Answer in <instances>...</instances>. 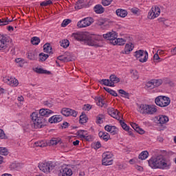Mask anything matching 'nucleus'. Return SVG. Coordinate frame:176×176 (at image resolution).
<instances>
[{
	"label": "nucleus",
	"mask_w": 176,
	"mask_h": 176,
	"mask_svg": "<svg viewBox=\"0 0 176 176\" xmlns=\"http://www.w3.org/2000/svg\"><path fill=\"white\" fill-rule=\"evenodd\" d=\"M53 113V111L49 109H41L39 112H33L30 115L32 121L30 124L32 129H42L47 123V118Z\"/></svg>",
	"instance_id": "f257e3e1"
},
{
	"label": "nucleus",
	"mask_w": 176,
	"mask_h": 176,
	"mask_svg": "<svg viewBox=\"0 0 176 176\" xmlns=\"http://www.w3.org/2000/svg\"><path fill=\"white\" fill-rule=\"evenodd\" d=\"M72 36L78 42H82L84 45L88 46H94L95 47H102V37L100 35H86L83 32L73 33Z\"/></svg>",
	"instance_id": "f03ea898"
},
{
	"label": "nucleus",
	"mask_w": 176,
	"mask_h": 176,
	"mask_svg": "<svg viewBox=\"0 0 176 176\" xmlns=\"http://www.w3.org/2000/svg\"><path fill=\"white\" fill-rule=\"evenodd\" d=\"M148 162L151 168H160L161 170H168L171 164L170 160L164 157L163 155L152 157Z\"/></svg>",
	"instance_id": "7ed1b4c3"
},
{
	"label": "nucleus",
	"mask_w": 176,
	"mask_h": 176,
	"mask_svg": "<svg viewBox=\"0 0 176 176\" xmlns=\"http://www.w3.org/2000/svg\"><path fill=\"white\" fill-rule=\"evenodd\" d=\"M103 38L107 41H111V43L113 45H118V46H123L126 43V41L122 38H118V34L116 32H109L103 34Z\"/></svg>",
	"instance_id": "20e7f679"
},
{
	"label": "nucleus",
	"mask_w": 176,
	"mask_h": 176,
	"mask_svg": "<svg viewBox=\"0 0 176 176\" xmlns=\"http://www.w3.org/2000/svg\"><path fill=\"white\" fill-rule=\"evenodd\" d=\"M38 167L40 171L45 173V174H49V173L53 171V169L56 167V164L52 161L43 162L38 163Z\"/></svg>",
	"instance_id": "39448f33"
},
{
	"label": "nucleus",
	"mask_w": 176,
	"mask_h": 176,
	"mask_svg": "<svg viewBox=\"0 0 176 176\" xmlns=\"http://www.w3.org/2000/svg\"><path fill=\"white\" fill-rule=\"evenodd\" d=\"M139 111L143 114L155 115L157 112V107L155 104H141Z\"/></svg>",
	"instance_id": "423d86ee"
},
{
	"label": "nucleus",
	"mask_w": 176,
	"mask_h": 176,
	"mask_svg": "<svg viewBox=\"0 0 176 176\" xmlns=\"http://www.w3.org/2000/svg\"><path fill=\"white\" fill-rule=\"evenodd\" d=\"M171 102V99L168 96H159L155 98V104L160 108H166L168 107L169 104Z\"/></svg>",
	"instance_id": "0eeeda50"
},
{
	"label": "nucleus",
	"mask_w": 176,
	"mask_h": 176,
	"mask_svg": "<svg viewBox=\"0 0 176 176\" xmlns=\"http://www.w3.org/2000/svg\"><path fill=\"white\" fill-rule=\"evenodd\" d=\"M113 154L109 152H105L102 154V166H112L113 164V160L112 157Z\"/></svg>",
	"instance_id": "6e6552de"
},
{
	"label": "nucleus",
	"mask_w": 176,
	"mask_h": 176,
	"mask_svg": "<svg viewBox=\"0 0 176 176\" xmlns=\"http://www.w3.org/2000/svg\"><path fill=\"white\" fill-rule=\"evenodd\" d=\"M94 23V19L91 17L84 18L81 21H79L77 23V27L78 28H86V27H89L91 25Z\"/></svg>",
	"instance_id": "1a4fd4ad"
},
{
	"label": "nucleus",
	"mask_w": 176,
	"mask_h": 176,
	"mask_svg": "<svg viewBox=\"0 0 176 176\" xmlns=\"http://www.w3.org/2000/svg\"><path fill=\"white\" fill-rule=\"evenodd\" d=\"M160 15V8L159 6H155L154 7H152L151 10L149 11L148 14V19H150V20H153V19H156V17H159Z\"/></svg>",
	"instance_id": "9d476101"
},
{
	"label": "nucleus",
	"mask_w": 176,
	"mask_h": 176,
	"mask_svg": "<svg viewBox=\"0 0 176 176\" xmlns=\"http://www.w3.org/2000/svg\"><path fill=\"white\" fill-rule=\"evenodd\" d=\"M107 112L110 116H111L114 119H116V120H120L121 116H122V119H123V116H122V114L120 113V111H118V109L110 108V109H108Z\"/></svg>",
	"instance_id": "9b49d317"
},
{
	"label": "nucleus",
	"mask_w": 176,
	"mask_h": 176,
	"mask_svg": "<svg viewBox=\"0 0 176 176\" xmlns=\"http://www.w3.org/2000/svg\"><path fill=\"white\" fill-rule=\"evenodd\" d=\"M61 113L63 116H74V118H76L78 116V111L69 109V108H63L61 110Z\"/></svg>",
	"instance_id": "f8f14e48"
},
{
	"label": "nucleus",
	"mask_w": 176,
	"mask_h": 176,
	"mask_svg": "<svg viewBox=\"0 0 176 176\" xmlns=\"http://www.w3.org/2000/svg\"><path fill=\"white\" fill-rule=\"evenodd\" d=\"M61 176H71L72 175V170L67 166H63L60 170Z\"/></svg>",
	"instance_id": "ddd939ff"
},
{
	"label": "nucleus",
	"mask_w": 176,
	"mask_h": 176,
	"mask_svg": "<svg viewBox=\"0 0 176 176\" xmlns=\"http://www.w3.org/2000/svg\"><path fill=\"white\" fill-rule=\"evenodd\" d=\"M155 120H157L158 124H164L168 122V116L160 115L158 117L155 118Z\"/></svg>",
	"instance_id": "4468645a"
},
{
	"label": "nucleus",
	"mask_w": 176,
	"mask_h": 176,
	"mask_svg": "<svg viewBox=\"0 0 176 176\" xmlns=\"http://www.w3.org/2000/svg\"><path fill=\"white\" fill-rule=\"evenodd\" d=\"M134 49V44L129 43L125 45L124 50L122 51V54H130Z\"/></svg>",
	"instance_id": "2eb2a0df"
},
{
	"label": "nucleus",
	"mask_w": 176,
	"mask_h": 176,
	"mask_svg": "<svg viewBox=\"0 0 176 176\" xmlns=\"http://www.w3.org/2000/svg\"><path fill=\"white\" fill-rule=\"evenodd\" d=\"M63 120V117L60 115L53 116L48 119L49 123H60Z\"/></svg>",
	"instance_id": "dca6fc26"
},
{
	"label": "nucleus",
	"mask_w": 176,
	"mask_h": 176,
	"mask_svg": "<svg viewBox=\"0 0 176 176\" xmlns=\"http://www.w3.org/2000/svg\"><path fill=\"white\" fill-rule=\"evenodd\" d=\"M6 36L0 34V50L6 48Z\"/></svg>",
	"instance_id": "f3484780"
},
{
	"label": "nucleus",
	"mask_w": 176,
	"mask_h": 176,
	"mask_svg": "<svg viewBox=\"0 0 176 176\" xmlns=\"http://www.w3.org/2000/svg\"><path fill=\"white\" fill-rule=\"evenodd\" d=\"M27 54L29 60H34L38 58V53H36L35 51H30L27 53Z\"/></svg>",
	"instance_id": "a211bd4d"
},
{
	"label": "nucleus",
	"mask_w": 176,
	"mask_h": 176,
	"mask_svg": "<svg viewBox=\"0 0 176 176\" xmlns=\"http://www.w3.org/2000/svg\"><path fill=\"white\" fill-rule=\"evenodd\" d=\"M116 13L117 16H119V17H122V18L126 17V16H127L128 14L127 10H123V9L116 10Z\"/></svg>",
	"instance_id": "6ab92c4d"
},
{
	"label": "nucleus",
	"mask_w": 176,
	"mask_h": 176,
	"mask_svg": "<svg viewBox=\"0 0 176 176\" xmlns=\"http://www.w3.org/2000/svg\"><path fill=\"white\" fill-rule=\"evenodd\" d=\"M94 10L97 14H101L104 13L105 9L102 7V6L98 4L94 8Z\"/></svg>",
	"instance_id": "aec40b11"
},
{
	"label": "nucleus",
	"mask_w": 176,
	"mask_h": 176,
	"mask_svg": "<svg viewBox=\"0 0 176 176\" xmlns=\"http://www.w3.org/2000/svg\"><path fill=\"white\" fill-rule=\"evenodd\" d=\"M110 82L113 84V86H115V83H119L120 82V78H119L116 75L111 74L109 76Z\"/></svg>",
	"instance_id": "412c9836"
},
{
	"label": "nucleus",
	"mask_w": 176,
	"mask_h": 176,
	"mask_svg": "<svg viewBox=\"0 0 176 176\" xmlns=\"http://www.w3.org/2000/svg\"><path fill=\"white\" fill-rule=\"evenodd\" d=\"M100 83L104 85V86H109L110 87H115L113 83H111L110 78L109 79H102L100 81Z\"/></svg>",
	"instance_id": "4be33fe9"
},
{
	"label": "nucleus",
	"mask_w": 176,
	"mask_h": 176,
	"mask_svg": "<svg viewBox=\"0 0 176 176\" xmlns=\"http://www.w3.org/2000/svg\"><path fill=\"white\" fill-rule=\"evenodd\" d=\"M58 60L62 61V63H69V61H72V58L71 57H67L65 55L58 56Z\"/></svg>",
	"instance_id": "5701e85b"
},
{
	"label": "nucleus",
	"mask_w": 176,
	"mask_h": 176,
	"mask_svg": "<svg viewBox=\"0 0 176 176\" xmlns=\"http://www.w3.org/2000/svg\"><path fill=\"white\" fill-rule=\"evenodd\" d=\"M52 47L50 46V43H47L43 45V50L45 53H49L50 54H53L52 52Z\"/></svg>",
	"instance_id": "b1692460"
},
{
	"label": "nucleus",
	"mask_w": 176,
	"mask_h": 176,
	"mask_svg": "<svg viewBox=\"0 0 176 176\" xmlns=\"http://www.w3.org/2000/svg\"><path fill=\"white\" fill-rule=\"evenodd\" d=\"M80 133H82V131H78L77 132V134L80 136V138H83L88 142L91 141V135H86V134H81Z\"/></svg>",
	"instance_id": "393cba45"
},
{
	"label": "nucleus",
	"mask_w": 176,
	"mask_h": 176,
	"mask_svg": "<svg viewBox=\"0 0 176 176\" xmlns=\"http://www.w3.org/2000/svg\"><path fill=\"white\" fill-rule=\"evenodd\" d=\"M34 72H36V74H45L47 75H50L52 74V72L50 71H47V70H45L42 68H39V67H36L34 69Z\"/></svg>",
	"instance_id": "a878e982"
},
{
	"label": "nucleus",
	"mask_w": 176,
	"mask_h": 176,
	"mask_svg": "<svg viewBox=\"0 0 176 176\" xmlns=\"http://www.w3.org/2000/svg\"><path fill=\"white\" fill-rule=\"evenodd\" d=\"M88 120L89 118H87V116H86V113H85V112H82L80 116V123L81 124H84V123H87Z\"/></svg>",
	"instance_id": "bb28decb"
},
{
	"label": "nucleus",
	"mask_w": 176,
	"mask_h": 176,
	"mask_svg": "<svg viewBox=\"0 0 176 176\" xmlns=\"http://www.w3.org/2000/svg\"><path fill=\"white\" fill-rule=\"evenodd\" d=\"M148 156H149V153H148L147 151H142L140 155H139V159L141 160H145L146 159L148 158Z\"/></svg>",
	"instance_id": "cd10ccee"
},
{
	"label": "nucleus",
	"mask_w": 176,
	"mask_h": 176,
	"mask_svg": "<svg viewBox=\"0 0 176 176\" xmlns=\"http://www.w3.org/2000/svg\"><path fill=\"white\" fill-rule=\"evenodd\" d=\"M118 93L120 94H122V97H124V98H127V100H130V94L126 92V91H124V89L118 90Z\"/></svg>",
	"instance_id": "c85d7f7f"
},
{
	"label": "nucleus",
	"mask_w": 176,
	"mask_h": 176,
	"mask_svg": "<svg viewBox=\"0 0 176 176\" xmlns=\"http://www.w3.org/2000/svg\"><path fill=\"white\" fill-rule=\"evenodd\" d=\"M39 57V61H46L47 58H49V54H44L43 52H41L38 55Z\"/></svg>",
	"instance_id": "c756f323"
},
{
	"label": "nucleus",
	"mask_w": 176,
	"mask_h": 176,
	"mask_svg": "<svg viewBox=\"0 0 176 176\" xmlns=\"http://www.w3.org/2000/svg\"><path fill=\"white\" fill-rule=\"evenodd\" d=\"M103 89L104 90H105V91H107V93H109L111 96H113V97H118V93H116L114 90L105 87H103Z\"/></svg>",
	"instance_id": "7c9ffc66"
},
{
	"label": "nucleus",
	"mask_w": 176,
	"mask_h": 176,
	"mask_svg": "<svg viewBox=\"0 0 176 176\" xmlns=\"http://www.w3.org/2000/svg\"><path fill=\"white\" fill-rule=\"evenodd\" d=\"M40 42L41 38H39V37L34 36L31 38L32 45H34L35 46L39 45Z\"/></svg>",
	"instance_id": "2f4dec72"
},
{
	"label": "nucleus",
	"mask_w": 176,
	"mask_h": 176,
	"mask_svg": "<svg viewBox=\"0 0 176 176\" xmlns=\"http://www.w3.org/2000/svg\"><path fill=\"white\" fill-rule=\"evenodd\" d=\"M86 0H78L77 1V6H75V9L79 10V9H82L83 8V6H85V1Z\"/></svg>",
	"instance_id": "473e14b6"
},
{
	"label": "nucleus",
	"mask_w": 176,
	"mask_h": 176,
	"mask_svg": "<svg viewBox=\"0 0 176 176\" xmlns=\"http://www.w3.org/2000/svg\"><path fill=\"white\" fill-rule=\"evenodd\" d=\"M104 116L103 114H99L97 117H96V123L98 124H102V123H104V121L102 120V119H104Z\"/></svg>",
	"instance_id": "72a5a7b5"
},
{
	"label": "nucleus",
	"mask_w": 176,
	"mask_h": 176,
	"mask_svg": "<svg viewBox=\"0 0 176 176\" xmlns=\"http://www.w3.org/2000/svg\"><path fill=\"white\" fill-rule=\"evenodd\" d=\"M154 88L155 87H159V86H161V85L163 84V80L162 79H153V80Z\"/></svg>",
	"instance_id": "f704fd0d"
},
{
	"label": "nucleus",
	"mask_w": 176,
	"mask_h": 176,
	"mask_svg": "<svg viewBox=\"0 0 176 176\" xmlns=\"http://www.w3.org/2000/svg\"><path fill=\"white\" fill-rule=\"evenodd\" d=\"M119 122H120V124L122 126V128L123 129V130H125V131H129L130 126H128L127 124H126L122 120H119Z\"/></svg>",
	"instance_id": "c9c22d12"
},
{
	"label": "nucleus",
	"mask_w": 176,
	"mask_h": 176,
	"mask_svg": "<svg viewBox=\"0 0 176 176\" xmlns=\"http://www.w3.org/2000/svg\"><path fill=\"white\" fill-rule=\"evenodd\" d=\"M0 155L8 156L9 155V151L6 147H0Z\"/></svg>",
	"instance_id": "e433bc0d"
},
{
	"label": "nucleus",
	"mask_w": 176,
	"mask_h": 176,
	"mask_svg": "<svg viewBox=\"0 0 176 176\" xmlns=\"http://www.w3.org/2000/svg\"><path fill=\"white\" fill-rule=\"evenodd\" d=\"M142 56H144V50H139L135 52L134 56L137 58H140Z\"/></svg>",
	"instance_id": "4c0bfd02"
},
{
	"label": "nucleus",
	"mask_w": 176,
	"mask_h": 176,
	"mask_svg": "<svg viewBox=\"0 0 176 176\" xmlns=\"http://www.w3.org/2000/svg\"><path fill=\"white\" fill-rule=\"evenodd\" d=\"M60 46L62 47H64V49H67V47L69 46V41H68L67 39L62 40V41L60 42Z\"/></svg>",
	"instance_id": "58836bf2"
},
{
	"label": "nucleus",
	"mask_w": 176,
	"mask_h": 176,
	"mask_svg": "<svg viewBox=\"0 0 176 176\" xmlns=\"http://www.w3.org/2000/svg\"><path fill=\"white\" fill-rule=\"evenodd\" d=\"M131 74H132L131 78L132 79H134L135 80H137V79H139L140 76L138 75V72L137 70H131Z\"/></svg>",
	"instance_id": "ea45409f"
},
{
	"label": "nucleus",
	"mask_w": 176,
	"mask_h": 176,
	"mask_svg": "<svg viewBox=\"0 0 176 176\" xmlns=\"http://www.w3.org/2000/svg\"><path fill=\"white\" fill-rule=\"evenodd\" d=\"M12 21H13V19H12V21H8L5 20V19H0V27H2L3 25H8V24H9V23H12Z\"/></svg>",
	"instance_id": "a19ab883"
},
{
	"label": "nucleus",
	"mask_w": 176,
	"mask_h": 176,
	"mask_svg": "<svg viewBox=\"0 0 176 176\" xmlns=\"http://www.w3.org/2000/svg\"><path fill=\"white\" fill-rule=\"evenodd\" d=\"M107 21H108V19H99L97 21L96 24L98 25H104V24H105V23H107Z\"/></svg>",
	"instance_id": "79ce46f5"
},
{
	"label": "nucleus",
	"mask_w": 176,
	"mask_h": 176,
	"mask_svg": "<svg viewBox=\"0 0 176 176\" xmlns=\"http://www.w3.org/2000/svg\"><path fill=\"white\" fill-rule=\"evenodd\" d=\"M35 145L36 146H38L40 148H45V146H46L47 144L45 143V142L43 141H41L35 142Z\"/></svg>",
	"instance_id": "37998d69"
},
{
	"label": "nucleus",
	"mask_w": 176,
	"mask_h": 176,
	"mask_svg": "<svg viewBox=\"0 0 176 176\" xmlns=\"http://www.w3.org/2000/svg\"><path fill=\"white\" fill-rule=\"evenodd\" d=\"M144 58H141L139 61L140 63H146L148 61V52L147 51H144Z\"/></svg>",
	"instance_id": "c03bdc74"
},
{
	"label": "nucleus",
	"mask_w": 176,
	"mask_h": 176,
	"mask_svg": "<svg viewBox=\"0 0 176 176\" xmlns=\"http://www.w3.org/2000/svg\"><path fill=\"white\" fill-rule=\"evenodd\" d=\"M72 22V20L67 19L63 20V21L61 23V27H67V25H68V24L71 23Z\"/></svg>",
	"instance_id": "a18cd8bd"
},
{
	"label": "nucleus",
	"mask_w": 176,
	"mask_h": 176,
	"mask_svg": "<svg viewBox=\"0 0 176 176\" xmlns=\"http://www.w3.org/2000/svg\"><path fill=\"white\" fill-rule=\"evenodd\" d=\"M10 82L12 83V86H14V87L19 86V80L16 78H10Z\"/></svg>",
	"instance_id": "49530a36"
},
{
	"label": "nucleus",
	"mask_w": 176,
	"mask_h": 176,
	"mask_svg": "<svg viewBox=\"0 0 176 176\" xmlns=\"http://www.w3.org/2000/svg\"><path fill=\"white\" fill-rule=\"evenodd\" d=\"M146 87L148 89H155V85H154V84H153V80H151L150 81H148V82H146Z\"/></svg>",
	"instance_id": "de8ad7c7"
},
{
	"label": "nucleus",
	"mask_w": 176,
	"mask_h": 176,
	"mask_svg": "<svg viewBox=\"0 0 176 176\" xmlns=\"http://www.w3.org/2000/svg\"><path fill=\"white\" fill-rule=\"evenodd\" d=\"M58 142H60V140L56 138H54V139H52L48 144L50 146V145L54 146V145H57Z\"/></svg>",
	"instance_id": "09e8293b"
},
{
	"label": "nucleus",
	"mask_w": 176,
	"mask_h": 176,
	"mask_svg": "<svg viewBox=\"0 0 176 176\" xmlns=\"http://www.w3.org/2000/svg\"><path fill=\"white\" fill-rule=\"evenodd\" d=\"M10 168L12 170H20V164L12 163L10 165Z\"/></svg>",
	"instance_id": "8fccbe9b"
},
{
	"label": "nucleus",
	"mask_w": 176,
	"mask_h": 176,
	"mask_svg": "<svg viewBox=\"0 0 176 176\" xmlns=\"http://www.w3.org/2000/svg\"><path fill=\"white\" fill-rule=\"evenodd\" d=\"M0 140H8V136H6L3 129H0Z\"/></svg>",
	"instance_id": "3c124183"
},
{
	"label": "nucleus",
	"mask_w": 176,
	"mask_h": 176,
	"mask_svg": "<svg viewBox=\"0 0 176 176\" xmlns=\"http://www.w3.org/2000/svg\"><path fill=\"white\" fill-rule=\"evenodd\" d=\"M53 2H52V0H47L45 1H43L40 3L41 6H47L49 5H52Z\"/></svg>",
	"instance_id": "603ef678"
},
{
	"label": "nucleus",
	"mask_w": 176,
	"mask_h": 176,
	"mask_svg": "<svg viewBox=\"0 0 176 176\" xmlns=\"http://www.w3.org/2000/svg\"><path fill=\"white\" fill-rule=\"evenodd\" d=\"M110 133L111 134H112V135L118 134V128H116V126H111V130Z\"/></svg>",
	"instance_id": "864d4df0"
},
{
	"label": "nucleus",
	"mask_w": 176,
	"mask_h": 176,
	"mask_svg": "<svg viewBox=\"0 0 176 176\" xmlns=\"http://www.w3.org/2000/svg\"><path fill=\"white\" fill-rule=\"evenodd\" d=\"M15 63L18 64L19 67H23V65H24V63H23V59H21V58H18L15 59Z\"/></svg>",
	"instance_id": "5fc2aeb1"
},
{
	"label": "nucleus",
	"mask_w": 176,
	"mask_h": 176,
	"mask_svg": "<svg viewBox=\"0 0 176 176\" xmlns=\"http://www.w3.org/2000/svg\"><path fill=\"white\" fill-rule=\"evenodd\" d=\"M91 146L92 148H94V149H100V148H101V142H97L92 144Z\"/></svg>",
	"instance_id": "6e6d98bb"
},
{
	"label": "nucleus",
	"mask_w": 176,
	"mask_h": 176,
	"mask_svg": "<svg viewBox=\"0 0 176 176\" xmlns=\"http://www.w3.org/2000/svg\"><path fill=\"white\" fill-rule=\"evenodd\" d=\"M111 2H112V0H102V5L109 6V5H111Z\"/></svg>",
	"instance_id": "4d7b16f0"
},
{
	"label": "nucleus",
	"mask_w": 176,
	"mask_h": 176,
	"mask_svg": "<svg viewBox=\"0 0 176 176\" xmlns=\"http://www.w3.org/2000/svg\"><path fill=\"white\" fill-rule=\"evenodd\" d=\"M109 138H111V135H109V133H108L107 132H106V134L103 135L102 137V140H103L105 142L108 141V140H109Z\"/></svg>",
	"instance_id": "13d9d810"
},
{
	"label": "nucleus",
	"mask_w": 176,
	"mask_h": 176,
	"mask_svg": "<svg viewBox=\"0 0 176 176\" xmlns=\"http://www.w3.org/2000/svg\"><path fill=\"white\" fill-rule=\"evenodd\" d=\"M43 104L45 107H47L48 108H52V107H53V102H52V101L46 100L43 102Z\"/></svg>",
	"instance_id": "bf43d9fd"
},
{
	"label": "nucleus",
	"mask_w": 176,
	"mask_h": 176,
	"mask_svg": "<svg viewBox=\"0 0 176 176\" xmlns=\"http://www.w3.org/2000/svg\"><path fill=\"white\" fill-rule=\"evenodd\" d=\"M97 100H98L97 105H98L99 107H104V104H102V98L99 97L98 98Z\"/></svg>",
	"instance_id": "052dcab7"
},
{
	"label": "nucleus",
	"mask_w": 176,
	"mask_h": 176,
	"mask_svg": "<svg viewBox=\"0 0 176 176\" xmlns=\"http://www.w3.org/2000/svg\"><path fill=\"white\" fill-rule=\"evenodd\" d=\"M82 109L83 111H89V109H91V105L89 104H85Z\"/></svg>",
	"instance_id": "680f3d73"
},
{
	"label": "nucleus",
	"mask_w": 176,
	"mask_h": 176,
	"mask_svg": "<svg viewBox=\"0 0 176 176\" xmlns=\"http://www.w3.org/2000/svg\"><path fill=\"white\" fill-rule=\"evenodd\" d=\"M64 56H65V57H70V58H72V61L75 59L74 56H72V54L69 52H65Z\"/></svg>",
	"instance_id": "e2e57ef3"
},
{
	"label": "nucleus",
	"mask_w": 176,
	"mask_h": 176,
	"mask_svg": "<svg viewBox=\"0 0 176 176\" xmlns=\"http://www.w3.org/2000/svg\"><path fill=\"white\" fill-rule=\"evenodd\" d=\"M136 133H138L139 134H145V131H144L142 128L138 126V129L136 130Z\"/></svg>",
	"instance_id": "0e129e2a"
},
{
	"label": "nucleus",
	"mask_w": 176,
	"mask_h": 176,
	"mask_svg": "<svg viewBox=\"0 0 176 176\" xmlns=\"http://www.w3.org/2000/svg\"><path fill=\"white\" fill-rule=\"evenodd\" d=\"M131 127L135 130V131H136V130H138V127H140V126H138V124H137L136 123H134V122H132V123L131 124Z\"/></svg>",
	"instance_id": "69168bd1"
},
{
	"label": "nucleus",
	"mask_w": 176,
	"mask_h": 176,
	"mask_svg": "<svg viewBox=\"0 0 176 176\" xmlns=\"http://www.w3.org/2000/svg\"><path fill=\"white\" fill-rule=\"evenodd\" d=\"M111 129H112V126H111V125H106L105 126H104V130L106 131H108V133H111Z\"/></svg>",
	"instance_id": "338daca9"
},
{
	"label": "nucleus",
	"mask_w": 176,
	"mask_h": 176,
	"mask_svg": "<svg viewBox=\"0 0 176 176\" xmlns=\"http://www.w3.org/2000/svg\"><path fill=\"white\" fill-rule=\"evenodd\" d=\"M170 53H171L172 56H176V47L171 49Z\"/></svg>",
	"instance_id": "774afa93"
}]
</instances>
